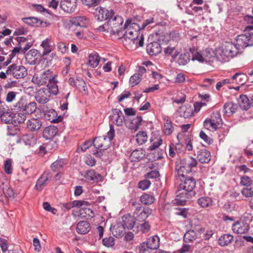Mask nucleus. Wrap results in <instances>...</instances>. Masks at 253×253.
Segmentation results:
<instances>
[{"label": "nucleus", "mask_w": 253, "mask_h": 253, "mask_svg": "<svg viewBox=\"0 0 253 253\" xmlns=\"http://www.w3.org/2000/svg\"><path fill=\"white\" fill-rule=\"evenodd\" d=\"M164 53L168 56H170L172 59L177 57L180 53V51L176 48L175 46L171 45H168L164 49Z\"/></svg>", "instance_id": "obj_32"}, {"label": "nucleus", "mask_w": 253, "mask_h": 253, "mask_svg": "<svg viewBox=\"0 0 253 253\" xmlns=\"http://www.w3.org/2000/svg\"><path fill=\"white\" fill-rule=\"evenodd\" d=\"M232 78L233 84L243 85L246 82L247 76L243 73H236Z\"/></svg>", "instance_id": "obj_33"}, {"label": "nucleus", "mask_w": 253, "mask_h": 253, "mask_svg": "<svg viewBox=\"0 0 253 253\" xmlns=\"http://www.w3.org/2000/svg\"><path fill=\"white\" fill-rule=\"evenodd\" d=\"M147 135L145 131H139L136 135V140L139 145H142L146 142L147 140Z\"/></svg>", "instance_id": "obj_50"}, {"label": "nucleus", "mask_w": 253, "mask_h": 253, "mask_svg": "<svg viewBox=\"0 0 253 253\" xmlns=\"http://www.w3.org/2000/svg\"><path fill=\"white\" fill-rule=\"evenodd\" d=\"M233 240V236L230 234H225L218 239V244L220 246H226L230 244Z\"/></svg>", "instance_id": "obj_28"}, {"label": "nucleus", "mask_w": 253, "mask_h": 253, "mask_svg": "<svg viewBox=\"0 0 253 253\" xmlns=\"http://www.w3.org/2000/svg\"><path fill=\"white\" fill-rule=\"evenodd\" d=\"M52 176V172L45 171L37 180L35 186V189L38 191H41L50 181Z\"/></svg>", "instance_id": "obj_10"}, {"label": "nucleus", "mask_w": 253, "mask_h": 253, "mask_svg": "<svg viewBox=\"0 0 253 253\" xmlns=\"http://www.w3.org/2000/svg\"><path fill=\"white\" fill-rule=\"evenodd\" d=\"M204 125L205 128L210 130H215L220 127L210 119H207L204 121Z\"/></svg>", "instance_id": "obj_51"}, {"label": "nucleus", "mask_w": 253, "mask_h": 253, "mask_svg": "<svg viewBox=\"0 0 253 253\" xmlns=\"http://www.w3.org/2000/svg\"><path fill=\"white\" fill-rule=\"evenodd\" d=\"M84 177L87 181H98L101 178L100 174L96 173L94 170H87L84 175Z\"/></svg>", "instance_id": "obj_36"}, {"label": "nucleus", "mask_w": 253, "mask_h": 253, "mask_svg": "<svg viewBox=\"0 0 253 253\" xmlns=\"http://www.w3.org/2000/svg\"><path fill=\"white\" fill-rule=\"evenodd\" d=\"M146 50L147 53L150 55H156L160 53L161 51V46L160 43L154 42L149 43L147 45Z\"/></svg>", "instance_id": "obj_19"}, {"label": "nucleus", "mask_w": 253, "mask_h": 253, "mask_svg": "<svg viewBox=\"0 0 253 253\" xmlns=\"http://www.w3.org/2000/svg\"><path fill=\"white\" fill-rule=\"evenodd\" d=\"M4 171L7 174L12 173V160L7 159L4 163Z\"/></svg>", "instance_id": "obj_60"}, {"label": "nucleus", "mask_w": 253, "mask_h": 253, "mask_svg": "<svg viewBox=\"0 0 253 253\" xmlns=\"http://www.w3.org/2000/svg\"><path fill=\"white\" fill-rule=\"evenodd\" d=\"M131 20H127L124 25V29H126L125 33L123 35L124 37L131 40L134 44H136V47L142 46L144 44V37L142 34L139 35L140 33L135 36L134 31L132 29L128 28V26L130 24Z\"/></svg>", "instance_id": "obj_5"}, {"label": "nucleus", "mask_w": 253, "mask_h": 253, "mask_svg": "<svg viewBox=\"0 0 253 253\" xmlns=\"http://www.w3.org/2000/svg\"><path fill=\"white\" fill-rule=\"evenodd\" d=\"M115 135V130L113 125H110V130L107 135L95 137L93 141L94 146L101 150H107L111 145V140Z\"/></svg>", "instance_id": "obj_4"}, {"label": "nucleus", "mask_w": 253, "mask_h": 253, "mask_svg": "<svg viewBox=\"0 0 253 253\" xmlns=\"http://www.w3.org/2000/svg\"><path fill=\"white\" fill-rule=\"evenodd\" d=\"M66 164L67 163L65 160L61 159L53 163L51 165L50 168L53 171H59L62 169Z\"/></svg>", "instance_id": "obj_40"}, {"label": "nucleus", "mask_w": 253, "mask_h": 253, "mask_svg": "<svg viewBox=\"0 0 253 253\" xmlns=\"http://www.w3.org/2000/svg\"><path fill=\"white\" fill-rule=\"evenodd\" d=\"M39 57V51L35 49H31L25 55L26 60L30 65L35 64Z\"/></svg>", "instance_id": "obj_20"}, {"label": "nucleus", "mask_w": 253, "mask_h": 253, "mask_svg": "<svg viewBox=\"0 0 253 253\" xmlns=\"http://www.w3.org/2000/svg\"><path fill=\"white\" fill-rule=\"evenodd\" d=\"M53 75L50 70H47L40 74L35 75L32 78V82L39 86L43 85L49 82Z\"/></svg>", "instance_id": "obj_9"}, {"label": "nucleus", "mask_w": 253, "mask_h": 253, "mask_svg": "<svg viewBox=\"0 0 253 253\" xmlns=\"http://www.w3.org/2000/svg\"><path fill=\"white\" fill-rule=\"evenodd\" d=\"M57 80L56 79V76L53 75L50 80L49 81L47 85L48 88H45L48 90L49 93L53 95H56L58 92V88L57 85Z\"/></svg>", "instance_id": "obj_25"}, {"label": "nucleus", "mask_w": 253, "mask_h": 253, "mask_svg": "<svg viewBox=\"0 0 253 253\" xmlns=\"http://www.w3.org/2000/svg\"><path fill=\"white\" fill-rule=\"evenodd\" d=\"M197 158L201 163H208L211 159V153L206 149L201 150L197 153Z\"/></svg>", "instance_id": "obj_23"}, {"label": "nucleus", "mask_w": 253, "mask_h": 253, "mask_svg": "<svg viewBox=\"0 0 253 253\" xmlns=\"http://www.w3.org/2000/svg\"><path fill=\"white\" fill-rule=\"evenodd\" d=\"M41 45L43 48V51L42 54L43 56L48 54L51 51V48L49 44V40L48 39H46L45 40L43 41Z\"/></svg>", "instance_id": "obj_52"}, {"label": "nucleus", "mask_w": 253, "mask_h": 253, "mask_svg": "<svg viewBox=\"0 0 253 253\" xmlns=\"http://www.w3.org/2000/svg\"><path fill=\"white\" fill-rule=\"evenodd\" d=\"M169 40L175 42H178L180 39V36L178 32L172 31L169 34Z\"/></svg>", "instance_id": "obj_57"}, {"label": "nucleus", "mask_w": 253, "mask_h": 253, "mask_svg": "<svg viewBox=\"0 0 253 253\" xmlns=\"http://www.w3.org/2000/svg\"><path fill=\"white\" fill-rule=\"evenodd\" d=\"M154 197L151 195L144 193L140 197V201L145 205H150L154 202Z\"/></svg>", "instance_id": "obj_47"}, {"label": "nucleus", "mask_w": 253, "mask_h": 253, "mask_svg": "<svg viewBox=\"0 0 253 253\" xmlns=\"http://www.w3.org/2000/svg\"><path fill=\"white\" fill-rule=\"evenodd\" d=\"M27 103V100L25 97H21L14 106L15 109L22 113Z\"/></svg>", "instance_id": "obj_53"}, {"label": "nucleus", "mask_w": 253, "mask_h": 253, "mask_svg": "<svg viewBox=\"0 0 253 253\" xmlns=\"http://www.w3.org/2000/svg\"><path fill=\"white\" fill-rule=\"evenodd\" d=\"M0 118H1V121L4 123L13 124V116L11 115V113L9 111L8 107L7 108V111L2 114Z\"/></svg>", "instance_id": "obj_49"}, {"label": "nucleus", "mask_w": 253, "mask_h": 253, "mask_svg": "<svg viewBox=\"0 0 253 253\" xmlns=\"http://www.w3.org/2000/svg\"><path fill=\"white\" fill-rule=\"evenodd\" d=\"M139 253H150L149 248L145 243H143L138 247Z\"/></svg>", "instance_id": "obj_64"}, {"label": "nucleus", "mask_w": 253, "mask_h": 253, "mask_svg": "<svg viewBox=\"0 0 253 253\" xmlns=\"http://www.w3.org/2000/svg\"><path fill=\"white\" fill-rule=\"evenodd\" d=\"M26 119V115L23 113L14 114L13 115V124L15 126L23 123Z\"/></svg>", "instance_id": "obj_44"}, {"label": "nucleus", "mask_w": 253, "mask_h": 253, "mask_svg": "<svg viewBox=\"0 0 253 253\" xmlns=\"http://www.w3.org/2000/svg\"><path fill=\"white\" fill-rule=\"evenodd\" d=\"M235 44L240 50L247 46L253 45V33H246L238 36Z\"/></svg>", "instance_id": "obj_6"}, {"label": "nucleus", "mask_w": 253, "mask_h": 253, "mask_svg": "<svg viewBox=\"0 0 253 253\" xmlns=\"http://www.w3.org/2000/svg\"><path fill=\"white\" fill-rule=\"evenodd\" d=\"M179 117L185 119L189 118L193 115V109L192 106L189 104L180 107L177 110Z\"/></svg>", "instance_id": "obj_16"}, {"label": "nucleus", "mask_w": 253, "mask_h": 253, "mask_svg": "<svg viewBox=\"0 0 253 253\" xmlns=\"http://www.w3.org/2000/svg\"><path fill=\"white\" fill-rule=\"evenodd\" d=\"M72 25L87 27L89 25V20L85 16H78L72 18L70 20Z\"/></svg>", "instance_id": "obj_18"}, {"label": "nucleus", "mask_w": 253, "mask_h": 253, "mask_svg": "<svg viewBox=\"0 0 253 253\" xmlns=\"http://www.w3.org/2000/svg\"><path fill=\"white\" fill-rule=\"evenodd\" d=\"M145 243L148 245V247L150 249L156 250L159 247V237L157 235L151 237L148 239L146 243Z\"/></svg>", "instance_id": "obj_29"}, {"label": "nucleus", "mask_w": 253, "mask_h": 253, "mask_svg": "<svg viewBox=\"0 0 253 253\" xmlns=\"http://www.w3.org/2000/svg\"><path fill=\"white\" fill-rule=\"evenodd\" d=\"M89 224L86 221H81L77 225V231L79 234H86L89 231Z\"/></svg>", "instance_id": "obj_30"}, {"label": "nucleus", "mask_w": 253, "mask_h": 253, "mask_svg": "<svg viewBox=\"0 0 253 253\" xmlns=\"http://www.w3.org/2000/svg\"><path fill=\"white\" fill-rule=\"evenodd\" d=\"M100 61V57L96 52H93L90 54L88 57L87 64L92 68H96Z\"/></svg>", "instance_id": "obj_27"}, {"label": "nucleus", "mask_w": 253, "mask_h": 253, "mask_svg": "<svg viewBox=\"0 0 253 253\" xmlns=\"http://www.w3.org/2000/svg\"><path fill=\"white\" fill-rule=\"evenodd\" d=\"M7 76L12 75L16 79H21L25 77L27 74V70L23 66L13 64L9 66L6 70Z\"/></svg>", "instance_id": "obj_7"}, {"label": "nucleus", "mask_w": 253, "mask_h": 253, "mask_svg": "<svg viewBox=\"0 0 253 253\" xmlns=\"http://www.w3.org/2000/svg\"><path fill=\"white\" fill-rule=\"evenodd\" d=\"M103 245L109 248L113 247L115 244L114 239L112 237L106 238L102 240Z\"/></svg>", "instance_id": "obj_59"}, {"label": "nucleus", "mask_w": 253, "mask_h": 253, "mask_svg": "<svg viewBox=\"0 0 253 253\" xmlns=\"http://www.w3.org/2000/svg\"><path fill=\"white\" fill-rule=\"evenodd\" d=\"M197 238V234L193 230H189L184 236V240L185 242H192Z\"/></svg>", "instance_id": "obj_48"}, {"label": "nucleus", "mask_w": 253, "mask_h": 253, "mask_svg": "<svg viewBox=\"0 0 253 253\" xmlns=\"http://www.w3.org/2000/svg\"><path fill=\"white\" fill-rule=\"evenodd\" d=\"M77 0H62L60 2L61 8L67 13L74 11L77 7Z\"/></svg>", "instance_id": "obj_14"}, {"label": "nucleus", "mask_w": 253, "mask_h": 253, "mask_svg": "<svg viewBox=\"0 0 253 253\" xmlns=\"http://www.w3.org/2000/svg\"><path fill=\"white\" fill-rule=\"evenodd\" d=\"M181 183L177 190L176 197L174 201L179 205H185L188 199L195 195L194 189L196 187L195 179L190 176L180 179Z\"/></svg>", "instance_id": "obj_1"}, {"label": "nucleus", "mask_w": 253, "mask_h": 253, "mask_svg": "<svg viewBox=\"0 0 253 253\" xmlns=\"http://www.w3.org/2000/svg\"><path fill=\"white\" fill-rule=\"evenodd\" d=\"M198 205L202 208H206L212 205L211 199L208 197H203L198 200Z\"/></svg>", "instance_id": "obj_43"}, {"label": "nucleus", "mask_w": 253, "mask_h": 253, "mask_svg": "<svg viewBox=\"0 0 253 253\" xmlns=\"http://www.w3.org/2000/svg\"><path fill=\"white\" fill-rule=\"evenodd\" d=\"M240 107L243 110H247L250 107V103L249 98L245 95H241L238 100Z\"/></svg>", "instance_id": "obj_37"}, {"label": "nucleus", "mask_w": 253, "mask_h": 253, "mask_svg": "<svg viewBox=\"0 0 253 253\" xmlns=\"http://www.w3.org/2000/svg\"><path fill=\"white\" fill-rule=\"evenodd\" d=\"M146 72L144 67H139L137 72L131 76L129 79V84L131 87L137 85L141 81L142 75Z\"/></svg>", "instance_id": "obj_13"}, {"label": "nucleus", "mask_w": 253, "mask_h": 253, "mask_svg": "<svg viewBox=\"0 0 253 253\" xmlns=\"http://www.w3.org/2000/svg\"><path fill=\"white\" fill-rule=\"evenodd\" d=\"M190 59L191 55L189 51L186 52L180 55L177 62L179 65L184 66L186 65Z\"/></svg>", "instance_id": "obj_41"}, {"label": "nucleus", "mask_w": 253, "mask_h": 253, "mask_svg": "<svg viewBox=\"0 0 253 253\" xmlns=\"http://www.w3.org/2000/svg\"><path fill=\"white\" fill-rule=\"evenodd\" d=\"M108 22L111 33L113 34L119 35L120 32L124 30V25H123V19L119 15L115 16L112 19L110 18Z\"/></svg>", "instance_id": "obj_8"}, {"label": "nucleus", "mask_w": 253, "mask_h": 253, "mask_svg": "<svg viewBox=\"0 0 253 253\" xmlns=\"http://www.w3.org/2000/svg\"><path fill=\"white\" fill-rule=\"evenodd\" d=\"M88 205V203L83 200H75L71 203H66L61 204L62 210H70L73 207H82Z\"/></svg>", "instance_id": "obj_17"}, {"label": "nucleus", "mask_w": 253, "mask_h": 253, "mask_svg": "<svg viewBox=\"0 0 253 253\" xmlns=\"http://www.w3.org/2000/svg\"><path fill=\"white\" fill-rule=\"evenodd\" d=\"M89 205V204H88L87 206L79 207L81 208L80 210V215L82 217L87 219L93 216L94 213L93 211L90 208L87 207Z\"/></svg>", "instance_id": "obj_35"}, {"label": "nucleus", "mask_w": 253, "mask_h": 253, "mask_svg": "<svg viewBox=\"0 0 253 253\" xmlns=\"http://www.w3.org/2000/svg\"><path fill=\"white\" fill-rule=\"evenodd\" d=\"M250 229L249 224L243 220L236 221L233 224L232 229L233 231L238 234H246Z\"/></svg>", "instance_id": "obj_12"}, {"label": "nucleus", "mask_w": 253, "mask_h": 253, "mask_svg": "<svg viewBox=\"0 0 253 253\" xmlns=\"http://www.w3.org/2000/svg\"><path fill=\"white\" fill-rule=\"evenodd\" d=\"M197 161L192 157H188L176 165L175 170L180 179L188 177L187 174L192 171V169L196 166Z\"/></svg>", "instance_id": "obj_2"}, {"label": "nucleus", "mask_w": 253, "mask_h": 253, "mask_svg": "<svg viewBox=\"0 0 253 253\" xmlns=\"http://www.w3.org/2000/svg\"><path fill=\"white\" fill-rule=\"evenodd\" d=\"M142 121L141 117H137L131 120L130 122H127L126 125L129 128L135 131L141 125Z\"/></svg>", "instance_id": "obj_38"}, {"label": "nucleus", "mask_w": 253, "mask_h": 253, "mask_svg": "<svg viewBox=\"0 0 253 253\" xmlns=\"http://www.w3.org/2000/svg\"><path fill=\"white\" fill-rule=\"evenodd\" d=\"M18 93L15 91H9L7 92L6 96V101L8 103H11L14 101L16 99L17 95Z\"/></svg>", "instance_id": "obj_58"}, {"label": "nucleus", "mask_w": 253, "mask_h": 253, "mask_svg": "<svg viewBox=\"0 0 253 253\" xmlns=\"http://www.w3.org/2000/svg\"><path fill=\"white\" fill-rule=\"evenodd\" d=\"M158 41L164 43L168 42L169 41V34L163 32L160 33L158 35Z\"/></svg>", "instance_id": "obj_63"}, {"label": "nucleus", "mask_w": 253, "mask_h": 253, "mask_svg": "<svg viewBox=\"0 0 253 253\" xmlns=\"http://www.w3.org/2000/svg\"><path fill=\"white\" fill-rule=\"evenodd\" d=\"M58 131V128L54 126L46 127L43 131V137L46 139H51L56 136Z\"/></svg>", "instance_id": "obj_21"}, {"label": "nucleus", "mask_w": 253, "mask_h": 253, "mask_svg": "<svg viewBox=\"0 0 253 253\" xmlns=\"http://www.w3.org/2000/svg\"><path fill=\"white\" fill-rule=\"evenodd\" d=\"M216 52L214 53L213 51H211L209 50L206 49L203 51V56L204 58V62H212L214 59L216 57Z\"/></svg>", "instance_id": "obj_46"}, {"label": "nucleus", "mask_w": 253, "mask_h": 253, "mask_svg": "<svg viewBox=\"0 0 253 253\" xmlns=\"http://www.w3.org/2000/svg\"><path fill=\"white\" fill-rule=\"evenodd\" d=\"M190 54L191 55V59L193 61L197 60L200 62H204L203 56V52L202 53L199 52L197 49L190 48L189 50Z\"/></svg>", "instance_id": "obj_34"}, {"label": "nucleus", "mask_w": 253, "mask_h": 253, "mask_svg": "<svg viewBox=\"0 0 253 253\" xmlns=\"http://www.w3.org/2000/svg\"><path fill=\"white\" fill-rule=\"evenodd\" d=\"M238 107L237 104L232 102H227L223 106L224 113L227 116H230L236 112Z\"/></svg>", "instance_id": "obj_26"}, {"label": "nucleus", "mask_w": 253, "mask_h": 253, "mask_svg": "<svg viewBox=\"0 0 253 253\" xmlns=\"http://www.w3.org/2000/svg\"><path fill=\"white\" fill-rule=\"evenodd\" d=\"M95 14L98 20L103 21L111 18L114 12L112 10H108L105 8L98 7L95 9Z\"/></svg>", "instance_id": "obj_11"}, {"label": "nucleus", "mask_w": 253, "mask_h": 253, "mask_svg": "<svg viewBox=\"0 0 253 253\" xmlns=\"http://www.w3.org/2000/svg\"><path fill=\"white\" fill-rule=\"evenodd\" d=\"M50 93L45 88L39 90L35 96L36 101L40 104H45L49 100Z\"/></svg>", "instance_id": "obj_15"}, {"label": "nucleus", "mask_w": 253, "mask_h": 253, "mask_svg": "<svg viewBox=\"0 0 253 253\" xmlns=\"http://www.w3.org/2000/svg\"><path fill=\"white\" fill-rule=\"evenodd\" d=\"M242 194L246 198L253 197V185L251 187L244 188L241 191Z\"/></svg>", "instance_id": "obj_56"}, {"label": "nucleus", "mask_w": 253, "mask_h": 253, "mask_svg": "<svg viewBox=\"0 0 253 253\" xmlns=\"http://www.w3.org/2000/svg\"><path fill=\"white\" fill-rule=\"evenodd\" d=\"M151 182L148 180H144L138 183V187L142 190L148 189L150 186Z\"/></svg>", "instance_id": "obj_62"}, {"label": "nucleus", "mask_w": 253, "mask_h": 253, "mask_svg": "<svg viewBox=\"0 0 253 253\" xmlns=\"http://www.w3.org/2000/svg\"><path fill=\"white\" fill-rule=\"evenodd\" d=\"M37 108V104L35 102H27L22 113L25 115L32 114L36 111Z\"/></svg>", "instance_id": "obj_42"}, {"label": "nucleus", "mask_w": 253, "mask_h": 253, "mask_svg": "<svg viewBox=\"0 0 253 253\" xmlns=\"http://www.w3.org/2000/svg\"><path fill=\"white\" fill-rule=\"evenodd\" d=\"M42 123L40 119L32 118L28 121L27 126L32 131H37L40 129Z\"/></svg>", "instance_id": "obj_22"}, {"label": "nucleus", "mask_w": 253, "mask_h": 253, "mask_svg": "<svg viewBox=\"0 0 253 253\" xmlns=\"http://www.w3.org/2000/svg\"><path fill=\"white\" fill-rule=\"evenodd\" d=\"M210 119L220 127L221 126L222 124V119L221 118V115L219 112L216 111L212 113Z\"/></svg>", "instance_id": "obj_54"}, {"label": "nucleus", "mask_w": 253, "mask_h": 253, "mask_svg": "<svg viewBox=\"0 0 253 253\" xmlns=\"http://www.w3.org/2000/svg\"><path fill=\"white\" fill-rule=\"evenodd\" d=\"M112 112L113 114L111 116L112 121L117 126L121 125L124 118L122 112L120 110L118 109H113Z\"/></svg>", "instance_id": "obj_24"}, {"label": "nucleus", "mask_w": 253, "mask_h": 253, "mask_svg": "<svg viewBox=\"0 0 253 253\" xmlns=\"http://www.w3.org/2000/svg\"><path fill=\"white\" fill-rule=\"evenodd\" d=\"M252 180L248 176H242L241 178L240 184L243 186H250L252 184Z\"/></svg>", "instance_id": "obj_61"}, {"label": "nucleus", "mask_w": 253, "mask_h": 253, "mask_svg": "<svg viewBox=\"0 0 253 253\" xmlns=\"http://www.w3.org/2000/svg\"><path fill=\"white\" fill-rule=\"evenodd\" d=\"M240 49L235 43L227 42L216 49L215 55L216 58L222 61L225 60V57H234L237 55Z\"/></svg>", "instance_id": "obj_3"}, {"label": "nucleus", "mask_w": 253, "mask_h": 253, "mask_svg": "<svg viewBox=\"0 0 253 253\" xmlns=\"http://www.w3.org/2000/svg\"><path fill=\"white\" fill-rule=\"evenodd\" d=\"M144 155L142 150L136 149L130 154L129 159L131 161L137 162L142 159Z\"/></svg>", "instance_id": "obj_39"}, {"label": "nucleus", "mask_w": 253, "mask_h": 253, "mask_svg": "<svg viewBox=\"0 0 253 253\" xmlns=\"http://www.w3.org/2000/svg\"><path fill=\"white\" fill-rule=\"evenodd\" d=\"M148 216V209L143 208L142 211H141L140 214L136 216V220L139 222H143Z\"/></svg>", "instance_id": "obj_55"}, {"label": "nucleus", "mask_w": 253, "mask_h": 253, "mask_svg": "<svg viewBox=\"0 0 253 253\" xmlns=\"http://www.w3.org/2000/svg\"><path fill=\"white\" fill-rule=\"evenodd\" d=\"M163 120L165 121L164 126V132L166 135H170L173 131L172 123L170 121V118L167 116H165L163 118Z\"/></svg>", "instance_id": "obj_31"}, {"label": "nucleus", "mask_w": 253, "mask_h": 253, "mask_svg": "<svg viewBox=\"0 0 253 253\" xmlns=\"http://www.w3.org/2000/svg\"><path fill=\"white\" fill-rule=\"evenodd\" d=\"M22 21L31 26H40L42 24V21L35 17H27L22 18Z\"/></svg>", "instance_id": "obj_45"}]
</instances>
